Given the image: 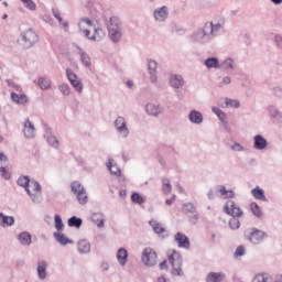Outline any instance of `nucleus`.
Masks as SVG:
<instances>
[{
    "label": "nucleus",
    "mask_w": 282,
    "mask_h": 282,
    "mask_svg": "<svg viewBox=\"0 0 282 282\" xmlns=\"http://www.w3.org/2000/svg\"><path fill=\"white\" fill-rule=\"evenodd\" d=\"M221 30H224L221 23L214 24L213 22H206L202 28L189 35V41L200 44L210 43L215 36L221 34Z\"/></svg>",
    "instance_id": "obj_1"
},
{
    "label": "nucleus",
    "mask_w": 282,
    "mask_h": 282,
    "mask_svg": "<svg viewBox=\"0 0 282 282\" xmlns=\"http://www.w3.org/2000/svg\"><path fill=\"white\" fill-rule=\"evenodd\" d=\"M108 28V36L112 43H120L122 41V21L120 18L112 15L109 18V23L107 24Z\"/></svg>",
    "instance_id": "obj_2"
},
{
    "label": "nucleus",
    "mask_w": 282,
    "mask_h": 282,
    "mask_svg": "<svg viewBox=\"0 0 282 282\" xmlns=\"http://www.w3.org/2000/svg\"><path fill=\"white\" fill-rule=\"evenodd\" d=\"M18 43L23 47V50H30L34 47L35 43H39V34L34 30L28 29L26 31L21 32L18 37Z\"/></svg>",
    "instance_id": "obj_3"
},
{
    "label": "nucleus",
    "mask_w": 282,
    "mask_h": 282,
    "mask_svg": "<svg viewBox=\"0 0 282 282\" xmlns=\"http://www.w3.org/2000/svg\"><path fill=\"white\" fill-rule=\"evenodd\" d=\"M167 261L172 265L173 276H184V271H182V265H184V260L182 254L175 250L167 256Z\"/></svg>",
    "instance_id": "obj_4"
},
{
    "label": "nucleus",
    "mask_w": 282,
    "mask_h": 282,
    "mask_svg": "<svg viewBox=\"0 0 282 282\" xmlns=\"http://www.w3.org/2000/svg\"><path fill=\"white\" fill-rule=\"evenodd\" d=\"M31 182H32V180H30V176L21 175L18 178L17 184H18V186H21L22 188H24L26 195H29V197H31L33 204H41V202H43V196L41 194H32V191H30Z\"/></svg>",
    "instance_id": "obj_5"
},
{
    "label": "nucleus",
    "mask_w": 282,
    "mask_h": 282,
    "mask_svg": "<svg viewBox=\"0 0 282 282\" xmlns=\"http://www.w3.org/2000/svg\"><path fill=\"white\" fill-rule=\"evenodd\" d=\"M70 191L76 196L79 204L85 205L88 202L87 191H85V186L80 184L78 181H74L70 183Z\"/></svg>",
    "instance_id": "obj_6"
},
{
    "label": "nucleus",
    "mask_w": 282,
    "mask_h": 282,
    "mask_svg": "<svg viewBox=\"0 0 282 282\" xmlns=\"http://www.w3.org/2000/svg\"><path fill=\"white\" fill-rule=\"evenodd\" d=\"M141 261L147 265V268H153L158 265V252L152 248H145L141 256Z\"/></svg>",
    "instance_id": "obj_7"
},
{
    "label": "nucleus",
    "mask_w": 282,
    "mask_h": 282,
    "mask_svg": "<svg viewBox=\"0 0 282 282\" xmlns=\"http://www.w3.org/2000/svg\"><path fill=\"white\" fill-rule=\"evenodd\" d=\"M183 213L188 217L189 224L195 226L197 221H199V212H197V207L193 203H184L183 204Z\"/></svg>",
    "instance_id": "obj_8"
},
{
    "label": "nucleus",
    "mask_w": 282,
    "mask_h": 282,
    "mask_svg": "<svg viewBox=\"0 0 282 282\" xmlns=\"http://www.w3.org/2000/svg\"><path fill=\"white\" fill-rule=\"evenodd\" d=\"M115 129H117L121 138H129V128L127 127V120H124V117H117L115 120Z\"/></svg>",
    "instance_id": "obj_9"
},
{
    "label": "nucleus",
    "mask_w": 282,
    "mask_h": 282,
    "mask_svg": "<svg viewBox=\"0 0 282 282\" xmlns=\"http://www.w3.org/2000/svg\"><path fill=\"white\" fill-rule=\"evenodd\" d=\"M225 213L231 215V217H242L243 210L240 207H237L235 200H228L225 205Z\"/></svg>",
    "instance_id": "obj_10"
},
{
    "label": "nucleus",
    "mask_w": 282,
    "mask_h": 282,
    "mask_svg": "<svg viewBox=\"0 0 282 282\" xmlns=\"http://www.w3.org/2000/svg\"><path fill=\"white\" fill-rule=\"evenodd\" d=\"M23 135L26 138V140H33V138H36V128L34 127V123L30 121V119L24 121Z\"/></svg>",
    "instance_id": "obj_11"
},
{
    "label": "nucleus",
    "mask_w": 282,
    "mask_h": 282,
    "mask_svg": "<svg viewBox=\"0 0 282 282\" xmlns=\"http://www.w3.org/2000/svg\"><path fill=\"white\" fill-rule=\"evenodd\" d=\"M170 87L173 89H182L186 82L184 80V77L180 74H171L169 77Z\"/></svg>",
    "instance_id": "obj_12"
},
{
    "label": "nucleus",
    "mask_w": 282,
    "mask_h": 282,
    "mask_svg": "<svg viewBox=\"0 0 282 282\" xmlns=\"http://www.w3.org/2000/svg\"><path fill=\"white\" fill-rule=\"evenodd\" d=\"M153 17L160 23H164V21H166V19H169V7L163 6V7L155 9L153 12Z\"/></svg>",
    "instance_id": "obj_13"
},
{
    "label": "nucleus",
    "mask_w": 282,
    "mask_h": 282,
    "mask_svg": "<svg viewBox=\"0 0 282 282\" xmlns=\"http://www.w3.org/2000/svg\"><path fill=\"white\" fill-rule=\"evenodd\" d=\"M253 149H256V151H265V149H268V140L261 134L254 135Z\"/></svg>",
    "instance_id": "obj_14"
},
{
    "label": "nucleus",
    "mask_w": 282,
    "mask_h": 282,
    "mask_svg": "<svg viewBox=\"0 0 282 282\" xmlns=\"http://www.w3.org/2000/svg\"><path fill=\"white\" fill-rule=\"evenodd\" d=\"M148 72L151 83H158V62L155 59H148Z\"/></svg>",
    "instance_id": "obj_15"
},
{
    "label": "nucleus",
    "mask_w": 282,
    "mask_h": 282,
    "mask_svg": "<svg viewBox=\"0 0 282 282\" xmlns=\"http://www.w3.org/2000/svg\"><path fill=\"white\" fill-rule=\"evenodd\" d=\"M175 241L178 243V248H184L185 250L191 248V240L184 235V232H176Z\"/></svg>",
    "instance_id": "obj_16"
},
{
    "label": "nucleus",
    "mask_w": 282,
    "mask_h": 282,
    "mask_svg": "<svg viewBox=\"0 0 282 282\" xmlns=\"http://www.w3.org/2000/svg\"><path fill=\"white\" fill-rule=\"evenodd\" d=\"M267 235L264 231H261L259 229H254L253 231L250 232L249 240L251 243L259 245L263 239H265Z\"/></svg>",
    "instance_id": "obj_17"
},
{
    "label": "nucleus",
    "mask_w": 282,
    "mask_h": 282,
    "mask_svg": "<svg viewBox=\"0 0 282 282\" xmlns=\"http://www.w3.org/2000/svg\"><path fill=\"white\" fill-rule=\"evenodd\" d=\"M145 111L148 116H153L154 118H158L160 113L164 112V107L160 105L155 106L154 104H148L145 106Z\"/></svg>",
    "instance_id": "obj_18"
},
{
    "label": "nucleus",
    "mask_w": 282,
    "mask_h": 282,
    "mask_svg": "<svg viewBox=\"0 0 282 282\" xmlns=\"http://www.w3.org/2000/svg\"><path fill=\"white\" fill-rule=\"evenodd\" d=\"M37 276L41 281L47 279V261L42 260L37 263Z\"/></svg>",
    "instance_id": "obj_19"
},
{
    "label": "nucleus",
    "mask_w": 282,
    "mask_h": 282,
    "mask_svg": "<svg viewBox=\"0 0 282 282\" xmlns=\"http://www.w3.org/2000/svg\"><path fill=\"white\" fill-rule=\"evenodd\" d=\"M188 120L193 124H202V122H204V116L197 110H191L188 115Z\"/></svg>",
    "instance_id": "obj_20"
},
{
    "label": "nucleus",
    "mask_w": 282,
    "mask_h": 282,
    "mask_svg": "<svg viewBox=\"0 0 282 282\" xmlns=\"http://www.w3.org/2000/svg\"><path fill=\"white\" fill-rule=\"evenodd\" d=\"M76 50L78 51V54L80 56V61L85 67H91V57L85 52L80 46L76 45Z\"/></svg>",
    "instance_id": "obj_21"
},
{
    "label": "nucleus",
    "mask_w": 282,
    "mask_h": 282,
    "mask_svg": "<svg viewBox=\"0 0 282 282\" xmlns=\"http://www.w3.org/2000/svg\"><path fill=\"white\" fill-rule=\"evenodd\" d=\"M77 250L79 254H88V252H91V243L87 240H79L77 242Z\"/></svg>",
    "instance_id": "obj_22"
},
{
    "label": "nucleus",
    "mask_w": 282,
    "mask_h": 282,
    "mask_svg": "<svg viewBox=\"0 0 282 282\" xmlns=\"http://www.w3.org/2000/svg\"><path fill=\"white\" fill-rule=\"evenodd\" d=\"M106 166L111 175H116L117 177H120V175H122V171L120 170L118 164H113V159H109L106 163Z\"/></svg>",
    "instance_id": "obj_23"
},
{
    "label": "nucleus",
    "mask_w": 282,
    "mask_h": 282,
    "mask_svg": "<svg viewBox=\"0 0 282 282\" xmlns=\"http://www.w3.org/2000/svg\"><path fill=\"white\" fill-rule=\"evenodd\" d=\"M90 219L93 224H96L97 228H105V215L102 213L93 214Z\"/></svg>",
    "instance_id": "obj_24"
},
{
    "label": "nucleus",
    "mask_w": 282,
    "mask_h": 282,
    "mask_svg": "<svg viewBox=\"0 0 282 282\" xmlns=\"http://www.w3.org/2000/svg\"><path fill=\"white\" fill-rule=\"evenodd\" d=\"M0 226L1 228L14 226V217L6 216L3 213H0Z\"/></svg>",
    "instance_id": "obj_25"
},
{
    "label": "nucleus",
    "mask_w": 282,
    "mask_h": 282,
    "mask_svg": "<svg viewBox=\"0 0 282 282\" xmlns=\"http://www.w3.org/2000/svg\"><path fill=\"white\" fill-rule=\"evenodd\" d=\"M251 195L252 197H254V199H259L260 202H268V198L265 197V192L259 186H256L251 191Z\"/></svg>",
    "instance_id": "obj_26"
},
{
    "label": "nucleus",
    "mask_w": 282,
    "mask_h": 282,
    "mask_svg": "<svg viewBox=\"0 0 282 282\" xmlns=\"http://www.w3.org/2000/svg\"><path fill=\"white\" fill-rule=\"evenodd\" d=\"M53 237L57 241V243H59L61 246H67V243H74V240H70L69 238H67L65 234L54 232Z\"/></svg>",
    "instance_id": "obj_27"
},
{
    "label": "nucleus",
    "mask_w": 282,
    "mask_h": 282,
    "mask_svg": "<svg viewBox=\"0 0 282 282\" xmlns=\"http://www.w3.org/2000/svg\"><path fill=\"white\" fill-rule=\"evenodd\" d=\"M129 258V252L127 251V249L124 248H120L117 251V261L121 264V265H127V259Z\"/></svg>",
    "instance_id": "obj_28"
},
{
    "label": "nucleus",
    "mask_w": 282,
    "mask_h": 282,
    "mask_svg": "<svg viewBox=\"0 0 282 282\" xmlns=\"http://www.w3.org/2000/svg\"><path fill=\"white\" fill-rule=\"evenodd\" d=\"M18 240L20 241L21 246H30L32 243V235L28 231H22L18 235Z\"/></svg>",
    "instance_id": "obj_29"
},
{
    "label": "nucleus",
    "mask_w": 282,
    "mask_h": 282,
    "mask_svg": "<svg viewBox=\"0 0 282 282\" xmlns=\"http://www.w3.org/2000/svg\"><path fill=\"white\" fill-rule=\"evenodd\" d=\"M149 225L151 226V228L153 229V232H155V235H163V232H166V229L164 227H162V224L158 223V220H150Z\"/></svg>",
    "instance_id": "obj_30"
},
{
    "label": "nucleus",
    "mask_w": 282,
    "mask_h": 282,
    "mask_svg": "<svg viewBox=\"0 0 282 282\" xmlns=\"http://www.w3.org/2000/svg\"><path fill=\"white\" fill-rule=\"evenodd\" d=\"M204 65L207 67V69H219V58L208 57L207 59H205Z\"/></svg>",
    "instance_id": "obj_31"
},
{
    "label": "nucleus",
    "mask_w": 282,
    "mask_h": 282,
    "mask_svg": "<svg viewBox=\"0 0 282 282\" xmlns=\"http://www.w3.org/2000/svg\"><path fill=\"white\" fill-rule=\"evenodd\" d=\"M105 39V31L100 28L94 30V34L89 37V41H102Z\"/></svg>",
    "instance_id": "obj_32"
},
{
    "label": "nucleus",
    "mask_w": 282,
    "mask_h": 282,
    "mask_svg": "<svg viewBox=\"0 0 282 282\" xmlns=\"http://www.w3.org/2000/svg\"><path fill=\"white\" fill-rule=\"evenodd\" d=\"M37 87H40V89L47 90L52 87V82L45 77H40L37 79Z\"/></svg>",
    "instance_id": "obj_33"
},
{
    "label": "nucleus",
    "mask_w": 282,
    "mask_h": 282,
    "mask_svg": "<svg viewBox=\"0 0 282 282\" xmlns=\"http://www.w3.org/2000/svg\"><path fill=\"white\" fill-rule=\"evenodd\" d=\"M224 281V274L210 272L207 275L206 282H221Z\"/></svg>",
    "instance_id": "obj_34"
},
{
    "label": "nucleus",
    "mask_w": 282,
    "mask_h": 282,
    "mask_svg": "<svg viewBox=\"0 0 282 282\" xmlns=\"http://www.w3.org/2000/svg\"><path fill=\"white\" fill-rule=\"evenodd\" d=\"M223 69H236L237 63L231 57L226 58L221 64Z\"/></svg>",
    "instance_id": "obj_35"
},
{
    "label": "nucleus",
    "mask_w": 282,
    "mask_h": 282,
    "mask_svg": "<svg viewBox=\"0 0 282 282\" xmlns=\"http://www.w3.org/2000/svg\"><path fill=\"white\" fill-rule=\"evenodd\" d=\"M68 226L69 228H80V226H83V219L76 216H72L68 219Z\"/></svg>",
    "instance_id": "obj_36"
},
{
    "label": "nucleus",
    "mask_w": 282,
    "mask_h": 282,
    "mask_svg": "<svg viewBox=\"0 0 282 282\" xmlns=\"http://www.w3.org/2000/svg\"><path fill=\"white\" fill-rule=\"evenodd\" d=\"M272 281V278L268 273H258L252 279V282H270Z\"/></svg>",
    "instance_id": "obj_37"
},
{
    "label": "nucleus",
    "mask_w": 282,
    "mask_h": 282,
    "mask_svg": "<svg viewBox=\"0 0 282 282\" xmlns=\"http://www.w3.org/2000/svg\"><path fill=\"white\" fill-rule=\"evenodd\" d=\"M250 209L254 217H263V212H261V207L257 203H251L250 204Z\"/></svg>",
    "instance_id": "obj_38"
},
{
    "label": "nucleus",
    "mask_w": 282,
    "mask_h": 282,
    "mask_svg": "<svg viewBox=\"0 0 282 282\" xmlns=\"http://www.w3.org/2000/svg\"><path fill=\"white\" fill-rule=\"evenodd\" d=\"M29 186H31V188H33L35 195H41L43 197V195L41 194V191L43 188L41 187V184L39 183V181L31 180V183H29Z\"/></svg>",
    "instance_id": "obj_39"
},
{
    "label": "nucleus",
    "mask_w": 282,
    "mask_h": 282,
    "mask_svg": "<svg viewBox=\"0 0 282 282\" xmlns=\"http://www.w3.org/2000/svg\"><path fill=\"white\" fill-rule=\"evenodd\" d=\"M213 113H215L218 118V120H220V122H225L226 121V112H224L221 109L217 108V107H213L212 108Z\"/></svg>",
    "instance_id": "obj_40"
},
{
    "label": "nucleus",
    "mask_w": 282,
    "mask_h": 282,
    "mask_svg": "<svg viewBox=\"0 0 282 282\" xmlns=\"http://www.w3.org/2000/svg\"><path fill=\"white\" fill-rule=\"evenodd\" d=\"M55 228L58 232H63L65 225L63 224V219L61 218V215H55Z\"/></svg>",
    "instance_id": "obj_41"
},
{
    "label": "nucleus",
    "mask_w": 282,
    "mask_h": 282,
    "mask_svg": "<svg viewBox=\"0 0 282 282\" xmlns=\"http://www.w3.org/2000/svg\"><path fill=\"white\" fill-rule=\"evenodd\" d=\"M225 105L226 107H232L234 109H239V107H241L239 100L230 98H225Z\"/></svg>",
    "instance_id": "obj_42"
},
{
    "label": "nucleus",
    "mask_w": 282,
    "mask_h": 282,
    "mask_svg": "<svg viewBox=\"0 0 282 282\" xmlns=\"http://www.w3.org/2000/svg\"><path fill=\"white\" fill-rule=\"evenodd\" d=\"M268 111L271 118H275V119L282 118L281 111H279V109L275 106H269Z\"/></svg>",
    "instance_id": "obj_43"
},
{
    "label": "nucleus",
    "mask_w": 282,
    "mask_h": 282,
    "mask_svg": "<svg viewBox=\"0 0 282 282\" xmlns=\"http://www.w3.org/2000/svg\"><path fill=\"white\" fill-rule=\"evenodd\" d=\"M46 140L50 147H53V149H58L59 142H58V139H56V137H54L53 134H50L46 137Z\"/></svg>",
    "instance_id": "obj_44"
},
{
    "label": "nucleus",
    "mask_w": 282,
    "mask_h": 282,
    "mask_svg": "<svg viewBox=\"0 0 282 282\" xmlns=\"http://www.w3.org/2000/svg\"><path fill=\"white\" fill-rule=\"evenodd\" d=\"M131 202H133V204H139V206H142V204H144V198L134 192L131 194Z\"/></svg>",
    "instance_id": "obj_45"
},
{
    "label": "nucleus",
    "mask_w": 282,
    "mask_h": 282,
    "mask_svg": "<svg viewBox=\"0 0 282 282\" xmlns=\"http://www.w3.org/2000/svg\"><path fill=\"white\" fill-rule=\"evenodd\" d=\"M58 90L61 91L62 96H69V94H72V89L69 88L68 84L59 85Z\"/></svg>",
    "instance_id": "obj_46"
},
{
    "label": "nucleus",
    "mask_w": 282,
    "mask_h": 282,
    "mask_svg": "<svg viewBox=\"0 0 282 282\" xmlns=\"http://www.w3.org/2000/svg\"><path fill=\"white\" fill-rule=\"evenodd\" d=\"M72 87H74L75 91L77 94H83V82L80 79H76L74 82H70Z\"/></svg>",
    "instance_id": "obj_47"
},
{
    "label": "nucleus",
    "mask_w": 282,
    "mask_h": 282,
    "mask_svg": "<svg viewBox=\"0 0 282 282\" xmlns=\"http://www.w3.org/2000/svg\"><path fill=\"white\" fill-rule=\"evenodd\" d=\"M24 4V8L26 10H31V12H34L36 10V3L32 0H21Z\"/></svg>",
    "instance_id": "obj_48"
},
{
    "label": "nucleus",
    "mask_w": 282,
    "mask_h": 282,
    "mask_svg": "<svg viewBox=\"0 0 282 282\" xmlns=\"http://www.w3.org/2000/svg\"><path fill=\"white\" fill-rule=\"evenodd\" d=\"M163 193L165 195H169V193H171L172 191V186H171V181H169V178H163Z\"/></svg>",
    "instance_id": "obj_49"
},
{
    "label": "nucleus",
    "mask_w": 282,
    "mask_h": 282,
    "mask_svg": "<svg viewBox=\"0 0 282 282\" xmlns=\"http://www.w3.org/2000/svg\"><path fill=\"white\" fill-rule=\"evenodd\" d=\"M240 226H241V223L236 217L229 220V227L231 228V230H237L240 228Z\"/></svg>",
    "instance_id": "obj_50"
},
{
    "label": "nucleus",
    "mask_w": 282,
    "mask_h": 282,
    "mask_svg": "<svg viewBox=\"0 0 282 282\" xmlns=\"http://www.w3.org/2000/svg\"><path fill=\"white\" fill-rule=\"evenodd\" d=\"M66 76L69 80V83H73L74 80H78V75L72 70V68H66Z\"/></svg>",
    "instance_id": "obj_51"
},
{
    "label": "nucleus",
    "mask_w": 282,
    "mask_h": 282,
    "mask_svg": "<svg viewBox=\"0 0 282 282\" xmlns=\"http://www.w3.org/2000/svg\"><path fill=\"white\" fill-rule=\"evenodd\" d=\"M83 23H86L89 28H91V25H94V22L91 21V19H89V18H82L79 20V23H78V29L79 30H83Z\"/></svg>",
    "instance_id": "obj_52"
},
{
    "label": "nucleus",
    "mask_w": 282,
    "mask_h": 282,
    "mask_svg": "<svg viewBox=\"0 0 282 282\" xmlns=\"http://www.w3.org/2000/svg\"><path fill=\"white\" fill-rule=\"evenodd\" d=\"M230 83H232V79L230 78V76H225L223 80L218 83V87L221 88L225 85H230Z\"/></svg>",
    "instance_id": "obj_53"
},
{
    "label": "nucleus",
    "mask_w": 282,
    "mask_h": 282,
    "mask_svg": "<svg viewBox=\"0 0 282 282\" xmlns=\"http://www.w3.org/2000/svg\"><path fill=\"white\" fill-rule=\"evenodd\" d=\"M246 254V248L243 246L237 247L235 257H243Z\"/></svg>",
    "instance_id": "obj_54"
},
{
    "label": "nucleus",
    "mask_w": 282,
    "mask_h": 282,
    "mask_svg": "<svg viewBox=\"0 0 282 282\" xmlns=\"http://www.w3.org/2000/svg\"><path fill=\"white\" fill-rule=\"evenodd\" d=\"M8 87H12V89H15V91H19L21 89V86L14 83L12 79H7Z\"/></svg>",
    "instance_id": "obj_55"
},
{
    "label": "nucleus",
    "mask_w": 282,
    "mask_h": 282,
    "mask_svg": "<svg viewBox=\"0 0 282 282\" xmlns=\"http://www.w3.org/2000/svg\"><path fill=\"white\" fill-rule=\"evenodd\" d=\"M42 20L44 21V23H47L48 25L54 26V19H52L50 15L44 14L42 17Z\"/></svg>",
    "instance_id": "obj_56"
},
{
    "label": "nucleus",
    "mask_w": 282,
    "mask_h": 282,
    "mask_svg": "<svg viewBox=\"0 0 282 282\" xmlns=\"http://www.w3.org/2000/svg\"><path fill=\"white\" fill-rule=\"evenodd\" d=\"M230 149H231V151H238V152L243 151V148L239 142H234V144L230 147Z\"/></svg>",
    "instance_id": "obj_57"
},
{
    "label": "nucleus",
    "mask_w": 282,
    "mask_h": 282,
    "mask_svg": "<svg viewBox=\"0 0 282 282\" xmlns=\"http://www.w3.org/2000/svg\"><path fill=\"white\" fill-rule=\"evenodd\" d=\"M0 173H2V177L4 180H10L11 174H10V172H8V170H6V167L1 166L0 167Z\"/></svg>",
    "instance_id": "obj_58"
},
{
    "label": "nucleus",
    "mask_w": 282,
    "mask_h": 282,
    "mask_svg": "<svg viewBox=\"0 0 282 282\" xmlns=\"http://www.w3.org/2000/svg\"><path fill=\"white\" fill-rule=\"evenodd\" d=\"M28 102H29L28 95H20V99L18 101V105L25 106V105H28Z\"/></svg>",
    "instance_id": "obj_59"
},
{
    "label": "nucleus",
    "mask_w": 282,
    "mask_h": 282,
    "mask_svg": "<svg viewBox=\"0 0 282 282\" xmlns=\"http://www.w3.org/2000/svg\"><path fill=\"white\" fill-rule=\"evenodd\" d=\"M43 129L46 134H44V138H47V135H52V128L47 123H43Z\"/></svg>",
    "instance_id": "obj_60"
},
{
    "label": "nucleus",
    "mask_w": 282,
    "mask_h": 282,
    "mask_svg": "<svg viewBox=\"0 0 282 282\" xmlns=\"http://www.w3.org/2000/svg\"><path fill=\"white\" fill-rule=\"evenodd\" d=\"M20 98H21V95L17 94V93H11V99H12L13 102H15L17 105H19Z\"/></svg>",
    "instance_id": "obj_61"
},
{
    "label": "nucleus",
    "mask_w": 282,
    "mask_h": 282,
    "mask_svg": "<svg viewBox=\"0 0 282 282\" xmlns=\"http://www.w3.org/2000/svg\"><path fill=\"white\" fill-rule=\"evenodd\" d=\"M273 94H274V96H276L278 98H282V89H281V87H275V88H273Z\"/></svg>",
    "instance_id": "obj_62"
},
{
    "label": "nucleus",
    "mask_w": 282,
    "mask_h": 282,
    "mask_svg": "<svg viewBox=\"0 0 282 282\" xmlns=\"http://www.w3.org/2000/svg\"><path fill=\"white\" fill-rule=\"evenodd\" d=\"M274 42L278 47H282V36L281 35H275Z\"/></svg>",
    "instance_id": "obj_63"
},
{
    "label": "nucleus",
    "mask_w": 282,
    "mask_h": 282,
    "mask_svg": "<svg viewBox=\"0 0 282 282\" xmlns=\"http://www.w3.org/2000/svg\"><path fill=\"white\" fill-rule=\"evenodd\" d=\"M61 25L64 32H69V22L67 20L64 21Z\"/></svg>",
    "instance_id": "obj_64"
}]
</instances>
